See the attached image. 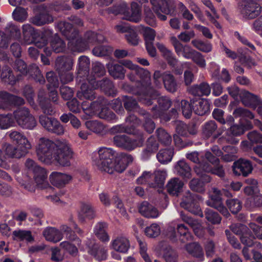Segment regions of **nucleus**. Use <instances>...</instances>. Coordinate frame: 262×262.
<instances>
[{"instance_id":"c756f323","label":"nucleus","mask_w":262,"mask_h":262,"mask_svg":"<svg viewBox=\"0 0 262 262\" xmlns=\"http://www.w3.org/2000/svg\"><path fill=\"white\" fill-rule=\"evenodd\" d=\"M73 66V60L71 57L60 56L56 60L55 68L59 74L70 71Z\"/></svg>"},{"instance_id":"5701e85b","label":"nucleus","mask_w":262,"mask_h":262,"mask_svg":"<svg viewBox=\"0 0 262 262\" xmlns=\"http://www.w3.org/2000/svg\"><path fill=\"white\" fill-rule=\"evenodd\" d=\"M191 105L195 114L203 116L210 112V103L207 99H199L191 100Z\"/></svg>"},{"instance_id":"69168bd1","label":"nucleus","mask_w":262,"mask_h":262,"mask_svg":"<svg viewBox=\"0 0 262 262\" xmlns=\"http://www.w3.org/2000/svg\"><path fill=\"white\" fill-rule=\"evenodd\" d=\"M92 52L96 56H107L112 52V49L107 46H99L94 48Z\"/></svg>"},{"instance_id":"79ce46f5","label":"nucleus","mask_w":262,"mask_h":262,"mask_svg":"<svg viewBox=\"0 0 262 262\" xmlns=\"http://www.w3.org/2000/svg\"><path fill=\"white\" fill-rule=\"evenodd\" d=\"M173 154V148L161 149L157 155V158L161 164H167L171 161Z\"/></svg>"},{"instance_id":"ea45409f","label":"nucleus","mask_w":262,"mask_h":262,"mask_svg":"<svg viewBox=\"0 0 262 262\" xmlns=\"http://www.w3.org/2000/svg\"><path fill=\"white\" fill-rule=\"evenodd\" d=\"M183 182L179 178L171 179L167 184L168 192L173 195H178L183 187Z\"/></svg>"},{"instance_id":"aec40b11","label":"nucleus","mask_w":262,"mask_h":262,"mask_svg":"<svg viewBox=\"0 0 262 262\" xmlns=\"http://www.w3.org/2000/svg\"><path fill=\"white\" fill-rule=\"evenodd\" d=\"M202 134L206 138L212 136L214 139L217 138L222 135L224 129L219 128L214 121L210 120L205 122L202 126Z\"/></svg>"},{"instance_id":"09e8293b","label":"nucleus","mask_w":262,"mask_h":262,"mask_svg":"<svg viewBox=\"0 0 262 262\" xmlns=\"http://www.w3.org/2000/svg\"><path fill=\"white\" fill-rule=\"evenodd\" d=\"M85 125L87 129L96 134L102 133L105 128L104 125L97 120L86 121Z\"/></svg>"},{"instance_id":"f704fd0d","label":"nucleus","mask_w":262,"mask_h":262,"mask_svg":"<svg viewBox=\"0 0 262 262\" xmlns=\"http://www.w3.org/2000/svg\"><path fill=\"white\" fill-rule=\"evenodd\" d=\"M79 38L81 39L82 42L85 43L86 47L85 49L81 51H78V52H82L84 51L87 48H88L90 45H93L96 42H103L104 40V37L102 35L97 34L92 31L87 32L85 33L84 36V40H82V38L79 37Z\"/></svg>"},{"instance_id":"9d476101","label":"nucleus","mask_w":262,"mask_h":262,"mask_svg":"<svg viewBox=\"0 0 262 262\" xmlns=\"http://www.w3.org/2000/svg\"><path fill=\"white\" fill-rule=\"evenodd\" d=\"M154 82L156 86L160 88L162 85L161 79L165 88L169 92L174 93L177 91L178 85L176 80L169 72H161L156 71L153 75Z\"/></svg>"},{"instance_id":"393cba45","label":"nucleus","mask_w":262,"mask_h":262,"mask_svg":"<svg viewBox=\"0 0 262 262\" xmlns=\"http://www.w3.org/2000/svg\"><path fill=\"white\" fill-rule=\"evenodd\" d=\"M158 103L159 108L157 106H155L152 107L151 110L153 118L160 117L162 114V111L168 110L171 105V100L168 97L166 96L158 97Z\"/></svg>"},{"instance_id":"a878e982","label":"nucleus","mask_w":262,"mask_h":262,"mask_svg":"<svg viewBox=\"0 0 262 262\" xmlns=\"http://www.w3.org/2000/svg\"><path fill=\"white\" fill-rule=\"evenodd\" d=\"M72 177L71 175L54 171L50 176V180L51 183L58 187L64 186L71 181Z\"/></svg>"},{"instance_id":"f3484780","label":"nucleus","mask_w":262,"mask_h":262,"mask_svg":"<svg viewBox=\"0 0 262 262\" xmlns=\"http://www.w3.org/2000/svg\"><path fill=\"white\" fill-rule=\"evenodd\" d=\"M232 167L233 173L238 176L242 175L244 177H247L253 170L251 162L244 159H239L235 161Z\"/></svg>"},{"instance_id":"5fc2aeb1","label":"nucleus","mask_w":262,"mask_h":262,"mask_svg":"<svg viewBox=\"0 0 262 262\" xmlns=\"http://www.w3.org/2000/svg\"><path fill=\"white\" fill-rule=\"evenodd\" d=\"M51 46L56 53H60L64 51L66 43L58 36L55 35L51 41Z\"/></svg>"},{"instance_id":"0eeeda50","label":"nucleus","mask_w":262,"mask_h":262,"mask_svg":"<svg viewBox=\"0 0 262 262\" xmlns=\"http://www.w3.org/2000/svg\"><path fill=\"white\" fill-rule=\"evenodd\" d=\"M115 154V151L111 148L100 147L93 153V162L100 170L105 172L113 161Z\"/></svg>"},{"instance_id":"c9c22d12","label":"nucleus","mask_w":262,"mask_h":262,"mask_svg":"<svg viewBox=\"0 0 262 262\" xmlns=\"http://www.w3.org/2000/svg\"><path fill=\"white\" fill-rule=\"evenodd\" d=\"M107 227V223L104 222L97 223L94 227V233L102 242H107L110 240V237L106 232Z\"/></svg>"},{"instance_id":"bb28decb","label":"nucleus","mask_w":262,"mask_h":262,"mask_svg":"<svg viewBox=\"0 0 262 262\" xmlns=\"http://www.w3.org/2000/svg\"><path fill=\"white\" fill-rule=\"evenodd\" d=\"M180 216L183 222L188 224L193 229L197 236L202 237L204 236V229L198 220L185 215L183 212H181Z\"/></svg>"},{"instance_id":"6ab92c4d","label":"nucleus","mask_w":262,"mask_h":262,"mask_svg":"<svg viewBox=\"0 0 262 262\" xmlns=\"http://www.w3.org/2000/svg\"><path fill=\"white\" fill-rule=\"evenodd\" d=\"M92 77L86 78V80L83 82L80 90L77 92L76 96L80 100L87 99L93 100L96 98V94L92 85L89 83L88 79H92Z\"/></svg>"},{"instance_id":"6e6552de","label":"nucleus","mask_w":262,"mask_h":262,"mask_svg":"<svg viewBox=\"0 0 262 262\" xmlns=\"http://www.w3.org/2000/svg\"><path fill=\"white\" fill-rule=\"evenodd\" d=\"M137 76L138 77L134 71H132L127 75V77L130 81H139L137 85L139 89V92H137V94L139 95V101L146 105H150L152 104V100L157 98L160 94L158 91L152 88L151 84L150 86L147 89L143 88L141 85L140 79L138 80ZM139 78L140 79L139 77Z\"/></svg>"},{"instance_id":"052dcab7","label":"nucleus","mask_w":262,"mask_h":262,"mask_svg":"<svg viewBox=\"0 0 262 262\" xmlns=\"http://www.w3.org/2000/svg\"><path fill=\"white\" fill-rule=\"evenodd\" d=\"M14 121L11 114L0 115V128L6 129L13 125Z\"/></svg>"},{"instance_id":"37998d69","label":"nucleus","mask_w":262,"mask_h":262,"mask_svg":"<svg viewBox=\"0 0 262 262\" xmlns=\"http://www.w3.org/2000/svg\"><path fill=\"white\" fill-rule=\"evenodd\" d=\"M1 74L2 80L8 84L13 85L16 81V79L13 74L11 69L8 66H4Z\"/></svg>"},{"instance_id":"1a4fd4ad","label":"nucleus","mask_w":262,"mask_h":262,"mask_svg":"<svg viewBox=\"0 0 262 262\" xmlns=\"http://www.w3.org/2000/svg\"><path fill=\"white\" fill-rule=\"evenodd\" d=\"M13 116L18 126L23 129L32 130L37 125L35 117L26 107L16 109Z\"/></svg>"},{"instance_id":"e2e57ef3","label":"nucleus","mask_w":262,"mask_h":262,"mask_svg":"<svg viewBox=\"0 0 262 262\" xmlns=\"http://www.w3.org/2000/svg\"><path fill=\"white\" fill-rule=\"evenodd\" d=\"M11 94L4 91L0 92V109L8 110L11 105Z\"/></svg>"},{"instance_id":"4c0bfd02","label":"nucleus","mask_w":262,"mask_h":262,"mask_svg":"<svg viewBox=\"0 0 262 262\" xmlns=\"http://www.w3.org/2000/svg\"><path fill=\"white\" fill-rule=\"evenodd\" d=\"M185 248L188 253L192 256L199 258L200 260H203L204 259L203 250L199 243H189L186 245Z\"/></svg>"},{"instance_id":"603ef678","label":"nucleus","mask_w":262,"mask_h":262,"mask_svg":"<svg viewBox=\"0 0 262 262\" xmlns=\"http://www.w3.org/2000/svg\"><path fill=\"white\" fill-rule=\"evenodd\" d=\"M28 73L39 83L43 84L45 83V78L41 74L38 66L36 64H32L28 68Z\"/></svg>"},{"instance_id":"ddd939ff","label":"nucleus","mask_w":262,"mask_h":262,"mask_svg":"<svg viewBox=\"0 0 262 262\" xmlns=\"http://www.w3.org/2000/svg\"><path fill=\"white\" fill-rule=\"evenodd\" d=\"M122 66L135 71L136 75L140 78L141 85L145 89L151 84L150 73L147 70L134 64L129 60H124L121 62Z\"/></svg>"},{"instance_id":"dca6fc26","label":"nucleus","mask_w":262,"mask_h":262,"mask_svg":"<svg viewBox=\"0 0 262 262\" xmlns=\"http://www.w3.org/2000/svg\"><path fill=\"white\" fill-rule=\"evenodd\" d=\"M170 0H149L155 13L161 20L167 19L166 15L171 13L168 2Z\"/></svg>"},{"instance_id":"7c9ffc66","label":"nucleus","mask_w":262,"mask_h":262,"mask_svg":"<svg viewBox=\"0 0 262 262\" xmlns=\"http://www.w3.org/2000/svg\"><path fill=\"white\" fill-rule=\"evenodd\" d=\"M23 41L26 45H31L35 41L37 33L34 28L29 24L22 26Z\"/></svg>"},{"instance_id":"4be33fe9","label":"nucleus","mask_w":262,"mask_h":262,"mask_svg":"<svg viewBox=\"0 0 262 262\" xmlns=\"http://www.w3.org/2000/svg\"><path fill=\"white\" fill-rule=\"evenodd\" d=\"M88 81L94 89L100 88L102 91L108 95H113L115 93L114 86L112 82L108 79L106 78L96 81L95 78L93 77L92 79H88Z\"/></svg>"},{"instance_id":"c03bdc74","label":"nucleus","mask_w":262,"mask_h":262,"mask_svg":"<svg viewBox=\"0 0 262 262\" xmlns=\"http://www.w3.org/2000/svg\"><path fill=\"white\" fill-rule=\"evenodd\" d=\"M53 17L48 12L43 11L36 15L32 18V22L36 26H42L53 21Z\"/></svg>"},{"instance_id":"338daca9","label":"nucleus","mask_w":262,"mask_h":262,"mask_svg":"<svg viewBox=\"0 0 262 262\" xmlns=\"http://www.w3.org/2000/svg\"><path fill=\"white\" fill-rule=\"evenodd\" d=\"M226 204L232 213L235 214L242 209V203L237 199H228L226 201Z\"/></svg>"},{"instance_id":"0e129e2a","label":"nucleus","mask_w":262,"mask_h":262,"mask_svg":"<svg viewBox=\"0 0 262 262\" xmlns=\"http://www.w3.org/2000/svg\"><path fill=\"white\" fill-rule=\"evenodd\" d=\"M12 16L14 20L23 22L27 19L28 14L25 9L17 7L12 13Z\"/></svg>"},{"instance_id":"864d4df0","label":"nucleus","mask_w":262,"mask_h":262,"mask_svg":"<svg viewBox=\"0 0 262 262\" xmlns=\"http://www.w3.org/2000/svg\"><path fill=\"white\" fill-rule=\"evenodd\" d=\"M166 177V172L164 170H158L154 173L153 187H161L163 186Z\"/></svg>"},{"instance_id":"9b49d317","label":"nucleus","mask_w":262,"mask_h":262,"mask_svg":"<svg viewBox=\"0 0 262 262\" xmlns=\"http://www.w3.org/2000/svg\"><path fill=\"white\" fill-rule=\"evenodd\" d=\"M202 200L200 195L188 191L184 195L180 205L189 212L202 217L203 213L199 205V201Z\"/></svg>"},{"instance_id":"13d9d810","label":"nucleus","mask_w":262,"mask_h":262,"mask_svg":"<svg viewBox=\"0 0 262 262\" xmlns=\"http://www.w3.org/2000/svg\"><path fill=\"white\" fill-rule=\"evenodd\" d=\"M213 168L208 163H206L203 166V169L205 172H211L213 174H216L220 178H223L225 176V172L223 166L220 163L214 165Z\"/></svg>"},{"instance_id":"f03ea898","label":"nucleus","mask_w":262,"mask_h":262,"mask_svg":"<svg viewBox=\"0 0 262 262\" xmlns=\"http://www.w3.org/2000/svg\"><path fill=\"white\" fill-rule=\"evenodd\" d=\"M6 135L11 141L17 145L16 146L9 143L3 145V150L6 158L19 159L24 157L31 148V144L25 135L16 130L8 132Z\"/></svg>"},{"instance_id":"2eb2a0df","label":"nucleus","mask_w":262,"mask_h":262,"mask_svg":"<svg viewBox=\"0 0 262 262\" xmlns=\"http://www.w3.org/2000/svg\"><path fill=\"white\" fill-rule=\"evenodd\" d=\"M212 190V192L210 194V200L206 202V204L208 206L214 208L224 216L228 217L230 213L223 204L221 198V191L216 188H213Z\"/></svg>"},{"instance_id":"72a5a7b5","label":"nucleus","mask_w":262,"mask_h":262,"mask_svg":"<svg viewBox=\"0 0 262 262\" xmlns=\"http://www.w3.org/2000/svg\"><path fill=\"white\" fill-rule=\"evenodd\" d=\"M43 235L46 240L53 242L57 243L62 239V233L58 229L54 227H48L46 228Z\"/></svg>"},{"instance_id":"f257e3e1","label":"nucleus","mask_w":262,"mask_h":262,"mask_svg":"<svg viewBox=\"0 0 262 262\" xmlns=\"http://www.w3.org/2000/svg\"><path fill=\"white\" fill-rule=\"evenodd\" d=\"M36 152L38 159L46 164L56 161L62 166H69L73 158V151L70 144L65 140H56L40 138L36 146Z\"/></svg>"},{"instance_id":"774afa93","label":"nucleus","mask_w":262,"mask_h":262,"mask_svg":"<svg viewBox=\"0 0 262 262\" xmlns=\"http://www.w3.org/2000/svg\"><path fill=\"white\" fill-rule=\"evenodd\" d=\"M206 219L213 224H219L221 221V217L219 214L210 209H206L205 212Z\"/></svg>"},{"instance_id":"20e7f679","label":"nucleus","mask_w":262,"mask_h":262,"mask_svg":"<svg viewBox=\"0 0 262 262\" xmlns=\"http://www.w3.org/2000/svg\"><path fill=\"white\" fill-rule=\"evenodd\" d=\"M58 29L69 40L68 46L73 51H81L86 47L79 38L78 32L72 25L66 21H60L57 25Z\"/></svg>"},{"instance_id":"cd10ccee","label":"nucleus","mask_w":262,"mask_h":262,"mask_svg":"<svg viewBox=\"0 0 262 262\" xmlns=\"http://www.w3.org/2000/svg\"><path fill=\"white\" fill-rule=\"evenodd\" d=\"M78 62L79 69L76 78L77 81L81 82L82 81L81 78L83 76L86 78L89 77H94L88 75L90 65L89 59L85 56H81L79 58Z\"/></svg>"},{"instance_id":"423d86ee","label":"nucleus","mask_w":262,"mask_h":262,"mask_svg":"<svg viewBox=\"0 0 262 262\" xmlns=\"http://www.w3.org/2000/svg\"><path fill=\"white\" fill-rule=\"evenodd\" d=\"M134 134L137 135L136 139H132L125 135L115 136L113 139L114 144L128 151H132L137 147L142 146L145 139L144 133L139 132Z\"/></svg>"},{"instance_id":"473e14b6","label":"nucleus","mask_w":262,"mask_h":262,"mask_svg":"<svg viewBox=\"0 0 262 262\" xmlns=\"http://www.w3.org/2000/svg\"><path fill=\"white\" fill-rule=\"evenodd\" d=\"M177 173L185 179H189L191 177V169L184 160L179 161L174 166Z\"/></svg>"},{"instance_id":"4468645a","label":"nucleus","mask_w":262,"mask_h":262,"mask_svg":"<svg viewBox=\"0 0 262 262\" xmlns=\"http://www.w3.org/2000/svg\"><path fill=\"white\" fill-rule=\"evenodd\" d=\"M39 121L42 126L50 133L57 135H62L64 133L63 126L55 118L42 115L39 117Z\"/></svg>"},{"instance_id":"a19ab883","label":"nucleus","mask_w":262,"mask_h":262,"mask_svg":"<svg viewBox=\"0 0 262 262\" xmlns=\"http://www.w3.org/2000/svg\"><path fill=\"white\" fill-rule=\"evenodd\" d=\"M109 74L116 79H123L125 70L122 65L119 64H108L107 66Z\"/></svg>"},{"instance_id":"c85d7f7f","label":"nucleus","mask_w":262,"mask_h":262,"mask_svg":"<svg viewBox=\"0 0 262 262\" xmlns=\"http://www.w3.org/2000/svg\"><path fill=\"white\" fill-rule=\"evenodd\" d=\"M240 97L243 103L245 106L256 107L262 105L259 98L246 90H243L240 93Z\"/></svg>"},{"instance_id":"b1692460","label":"nucleus","mask_w":262,"mask_h":262,"mask_svg":"<svg viewBox=\"0 0 262 262\" xmlns=\"http://www.w3.org/2000/svg\"><path fill=\"white\" fill-rule=\"evenodd\" d=\"M140 213L146 218L155 219L159 216L158 210L147 201H144L138 206Z\"/></svg>"},{"instance_id":"6e6d98bb","label":"nucleus","mask_w":262,"mask_h":262,"mask_svg":"<svg viewBox=\"0 0 262 262\" xmlns=\"http://www.w3.org/2000/svg\"><path fill=\"white\" fill-rule=\"evenodd\" d=\"M33 173L34 178L37 185L46 186L48 185L47 183V172L43 168L41 167Z\"/></svg>"},{"instance_id":"7ed1b4c3","label":"nucleus","mask_w":262,"mask_h":262,"mask_svg":"<svg viewBox=\"0 0 262 262\" xmlns=\"http://www.w3.org/2000/svg\"><path fill=\"white\" fill-rule=\"evenodd\" d=\"M109 102L102 97L91 103L83 101L81 103V107L83 112L89 117L97 116L99 118L107 121H112L116 119L115 114L110 111L107 105Z\"/></svg>"},{"instance_id":"bf43d9fd","label":"nucleus","mask_w":262,"mask_h":262,"mask_svg":"<svg viewBox=\"0 0 262 262\" xmlns=\"http://www.w3.org/2000/svg\"><path fill=\"white\" fill-rule=\"evenodd\" d=\"M163 257L166 262H177L178 255L170 246H166L163 250Z\"/></svg>"},{"instance_id":"2f4dec72","label":"nucleus","mask_w":262,"mask_h":262,"mask_svg":"<svg viewBox=\"0 0 262 262\" xmlns=\"http://www.w3.org/2000/svg\"><path fill=\"white\" fill-rule=\"evenodd\" d=\"M112 245L116 251L121 253H126L130 247L128 239L122 236H118L113 240Z\"/></svg>"},{"instance_id":"e433bc0d","label":"nucleus","mask_w":262,"mask_h":262,"mask_svg":"<svg viewBox=\"0 0 262 262\" xmlns=\"http://www.w3.org/2000/svg\"><path fill=\"white\" fill-rule=\"evenodd\" d=\"M124 18L127 20L135 23H138L141 20V11L137 3L132 4L130 11L125 12Z\"/></svg>"},{"instance_id":"a18cd8bd","label":"nucleus","mask_w":262,"mask_h":262,"mask_svg":"<svg viewBox=\"0 0 262 262\" xmlns=\"http://www.w3.org/2000/svg\"><path fill=\"white\" fill-rule=\"evenodd\" d=\"M4 32L7 36L11 38L19 39L21 36V32L19 28L12 23H9L6 26Z\"/></svg>"},{"instance_id":"de8ad7c7","label":"nucleus","mask_w":262,"mask_h":262,"mask_svg":"<svg viewBox=\"0 0 262 262\" xmlns=\"http://www.w3.org/2000/svg\"><path fill=\"white\" fill-rule=\"evenodd\" d=\"M176 132L181 136H186L188 134H195L196 131L192 127H189L187 125L182 121H177L176 123Z\"/></svg>"},{"instance_id":"8fccbe9b","label":"nucleus","mask_w":262,"mask_h":262,"mask_svg":"<svg viewBox=\"0 0 262 262\" xmlns=\"http://www.w3.org/2000/svg\"><path fill=\"white\" fill-rule=\"evenodd\" d=\"M139 113L144 117L145 119L143 124L144 129L149 134L152 133L155 129L156 126L154 121L149 118V114L144 110H140Z\"/></svg>"},{"instance_id":"49530a36","label":"nucleus","mask_w":262,"mask_h":262,"mask_svg":"<svg viewBox=\"0 0 262 262\" xmlns=\"http://www.w3.org/2000/svg\"><path fill=\"white\" fill-rule=\"evenodd\" d=\"M90 253L99 261L104 260L107 257V252L105 248L98 244H95L93 246L90 251Z\"/></svg>"},{"instance_id":"680f3d73","label":"nucleus","mask_w":262,"mask_h":262,"mask_svg":"<svg viewBox=\"0 0 262 262\" xmlns=\"http://www.w3.org/2000/svg\"><path fill=\"white\" fill-rule=\"evenodd\" d=\"M177 231L180 236V240L183 243L190 241L191 239V233L188 228L183 224H179L177 226Z\"/></svg>"},{"instance_id":"a211bd4d","label":"nucleus","mask_w":262,"mask_h":262,"mask_svg":"<svg viewBox=\"0 0 262 262\" xmlns=\"http://www.w3.org/2000/svg\"><path fill=\"white\" fill-rule=\"evenodd\" d=\"M169 40L173 47L176 53L179 56H182L186 59L191 58V56L192 55L194 50L189 46L182 44L174 36H171Z\"/></svg>"},{"instance_id":"412c9836","label":"nucleus","mask_w":262,"mask_h":262,"mask_svg":"<svg viewBox=\"0 0 262 262\" xmlns=\"http://www.w3.org/2000/svg\"><path fill=\"white\" fill-rule=\"evenodd\" d=\"M96 217L95 211L90 203L82 202L78 212V219L81 222H84L86 219L92 220Z\"/></svg>"},{"instance_id":"3c124183","label":"nucleus","mask_w":262,"mask_h":262,"mask_svg":"<svg viewBox=\"0 0 262 262\" xmlns=\"http://www.w3.org/2000/svg\"><path fill=\"white\" fill-rule=\"evenodd\" d=\"M38 101L42 112L47 115H53L55 114V109L52 104L47 101L40 94L38 95Z\"/></svg>"},{"instance_id":"4d7b16f0","label":"nucleus","mask_w":262,"mask_h":262,"mask_svg":"<svg viewBox=\"0 0 262 262\" xmlns=\"http://www.w3.org/2000/svg\"><path fill=\"white\" fill-rule=\"evenodd\" d=\"M156 134L159 141L163 145H169L171 144V137L163 128H158L156 130Z\"/></svg>"},{"instance_id":"39448f33","label":"nucleus","mask_w":262,"mask_h":262,"mask_svg":"<svg viewBox=\"0 0 262 262\" xmlns=\"http://www.w3.org/2000/svg\"><path fill=\"white\" fill-rule=\"evenodd\" d=\"M236 11L243 19H254L261 12L260 0H239L237 4Z\"/></svg>"},{"instance_id":"58836bf2","label":"nucleus","mask_w":262,"mask_h":262,"mask_svg":"<svg viewBox=\"0 0 262 262\" xmlns=\"http://www.w3.org/2000/svg\"><path fill=\"white\" fill-rule=\"evenodd\" d=\"M12 237L13 240L16 241H25L27 242H32L34 241L32 232L27 230H15L12 232Z\"/></svg>"},{"instance_id":"f8f14e48","label":"nucleus","mask_w":262,"mask_h":262,"mask_svg":"<svg viewBox=\"0 0 262 262\" xmlns=\"http://www.w3.org/2000/svg\"><path fill=\"white\" fill-rule=\"evenodd\" d=\"M133 161V158L130 155L121 153L113 160L105 172L110 174L113 173L114 171L121 173Z\"/></svg>"}]
</instances>
